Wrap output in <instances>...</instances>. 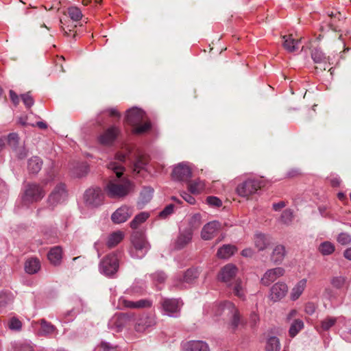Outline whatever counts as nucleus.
Listing matches in <instances>:
<instances>
[{
	"label": "nucleus",
	"mask_w": 351,
	"mask_h": 351,
	"mask_svg": "<svg viewBox=\"0 0 351 351\" xmlns=\"http://www.w3.org/2000/svg\"><path fill=\"white\" fill-rule=\"evenodd\" d=\"M270 239L263 234H256L254 237V244L259 251H263L270 245Z\"/></svg>",
	"instance_id": "nucleus-31"
},
{
	"label": "nucleus",
	"mask_w": 351,
	"mask_h": 351,
	"mask_svg": "<svg viewBox=\"0 0 351 351\" xmlns=\"http://www.w3.org/2000/svg\"><path fill=\"white\" fill-rule=\"evenodd\" d=\"M149 216V213L146 212L139 213L130 222V227L132 229H136L140 224L145 222L148 219Z\"/></svg>",
	"instance_id": "nucleus-39"
},
{
	"label": "nucleus",
	"mask_w": 351,
	"mask_h": 351,
	"mask_svg": "<svg viewBox=\"0 0 351 351\" xmlns=\"http://www.w3.org/2000/svg\"><path fill=\"white\" fill-rule=\"evenodd\" d=\"M62 255V248L60 246H56L49 250L47 257L51 264L58 265L61 263Z\"/></svg>",
	"instance_id": "nucleus-28"
},
{
	"label": "nucleus",
	"mask_w": 351,
	"mask_h": 351,
	"mask_svg": "<svg viewBox=\"0 0 351 351\" xmlns=\"http://www.w3.org/2000/svg\"><path fill=\"white\" fill-rule=\"evenodd\" d=\"M316 308H317V306L315 305V304L313 302H309L305 304L304 311L308 315H311L315 312Z\"/></svg>",
	"instance_id": "nucleus-54"
},
{
	"label": "nucleus",
	"mask_w": 351,
	"mask_h": 351,
	"mask_svg": "<svg viewBox=\"0 0 351 351\" xmlns=\"http://www.w3.org/2000/svg\"><path fill=\"white\" fill-rule=\"evenodd\" d=\"M221 224L217 221L206 223L202 228L201 236L204 240H210L220 229Z\"/></svg>",
	"instance_id": "nucleus-21"
},
{
	"label": "nucleus",
	"mask_w": 351,
	"mask_h": 351,
	"mask_svg": "<svg viewBox=\"0 0 351 351\" xmlns=\"http://www.w3.org/2000/svg\"><path fill=\"white\" fill-rule=\"evenodd\" d=\"M19 138L16 133H11L8 135V141L10 147L13 149H16L19 144Z\"/></svg>",
	"instance_id": "nucleus-45"
},
{
	"label": "nucleus",
	"mask_w": 351,
	"mask_h": 351,
	"mask_svg": "<svg viewBox=\"0 0 351 351\" xmlns=\"http://www.w3.org/2000/svg\"><path fill=\"white\" fill-rule=\"evenodd\" d=\"M280 341L276 337H271L268 339L265 346V351H280Z\"/></svg>",
	"instance_id": "nucleus-40"
},
{
	"label": "nucleus",
	"mask_w": 351,
	"mask_h": 351,
	"mask_svg": "<svg viewBox=\"0 0 351 351\" xmlns=\"http://www.w3.org/2000/svg\"><path fill=\"white\" fill-rule=\"evenodd\" d=\"M67 193L65 185L62 183L58 184L51 191L47 199V204L51 209L58 204L62 203L66 198Z\"/></svg>",
	"instance_id": "nucleus-11"
},
{
	"label": "nucleus",
	"mask_w": 351,
	"mask_h": 351,
	"mask_svg": "<svg viewBox=\"0 0 351 351\" xmlns=\"http://www.w3.org/2000/svg\"><path fill=\"white\" fill-rule=\"evenodd\" d=\"M206 202L210 206H214V207H220L222 205L221 200L215 196H209L206 199Z\"/></svg>",
	"instance_id": "nucleus-52"
},
{
	"label": "nucleus",
	"mask_w": 351,
	"mask_h": 351,
	"mask_svg": "<svg viewBox=\"0 0 351 351\" xmlns=\"http://www.w3.org/2000/svg\"><path fill=\"white\" fill-rule=\"evenodd\" d=\"M286 255L285 247L282 245H278L274 249L271 255V260L276 264L282 262Z\"/></svg>",
	"instance_id": "nucleus-29"
},
{
	"label": "nucleus",
	"mask_w": 351,
	"mask_h": 351,
	"mask_svg": "<svg viewBox=\"0 0 351 351\" xmlns=\"http://www.w3.org/2000/svg\"><path fill=\"white\" fill-rule=\"evenodd\" d=\"M193 231L191 229H186L180 231L179 235L173 243L175 250H181L186 246L192 240Z\"/></svg>",
	"instance_id": "nucleus-19"
},
{
	"label": "nucleus",
	"mask_w": 351,
	"mask_h": 351,
	"mask_svg": "<svg viewBox=\"0 0 351 351\" xmlns=\"http://www.w3.org/2000/svg\"><path fill=\"white\" fill-rule=\"evenodd\" d=\"M156 324V319L151 315H142L139 317L135 323L134 329L136 332H143L149 327Z\"/></svg>",
	"instance_id": "nucleus-20"
},
{
	"label": "nucleus",
	"mask_w": 351,
	"mask_h": 351,
	"mask_svg": "<svg viewBox=\"0 0 351 351\" xmlns=\"http://www.w3.org/2000/svg\"><path fill=\"white\" fill-rule=\"evenodd\" d=\"M304 326V322L300 319H295L289 330V336L291 337H295L298 332L303 329Z\"/></svg>",
	"instance_id": "nucleus-37"
},
{
	"label": "nucleus",
	"mask_w": 351,
	"mask_h": 351,
	"mask_svg": "<svg viewBox=\"0 0 351 351\" xmlns=\"http://www.w3.org/2000/svg\"><path fill=\"white\" fill-rule=\"evenodd\" d=\"M261 188V182L257 179H247L237 187V194L243 197H247L256 193Z\"/></svg>",
	"instance_id": "nucleus-8"
},
{
	"label": "nucleus",
	"mask_w": 351,
	"mask_h": 351,
	"mask_svg": "<svg viewBox=\"0 0 351 351\" xmlns=\"http://www.w3.org/2000/svg\"><path fill=\"white\" fill-rule=\"evenodd\" d=\"M8 327L12 330H20L22 327V323L17 318L12 317L9 321Z\"/></svg>",
	"instance_id": "nucleus-47"
},
{
	"label": "nucleus",
	"mask_w": 351,
	"mask_h": 351,
	"mask_svg": "<svg viewBox=\"0 0 351 351\" xmlns=\"http://www.w3.org/2000/svg\"><path fill=\"white\" fill-rule=\"evenodd\" d=\"M285 206V203L284 202H279L278 203H274L273 204V209L276 211H278L281 210L282 208Z\"/></svg>",
	"instance_id": "nucleus-63"
},
{
	"label": "nucleus",
	"mask_w": 351,
	"mask_h": 351,
	"mask_svg": "<svg viewBox=\"0 0 351 351\" xmlns=\"http://www.w3.org/2000/svg\"><path fill=\"white\" fill-rule=\"evenodd\" d=\"M128 317L124 313H117L109 320L108 328L114 332H120L126 325Z\"/></svg>",
	"instance_id": "nucleus-18"
},
{
	"label": "nucleus",
	"mask_w": 351,
	"mask_h": 351,
	"mask_svg": "<svg viewBox=\"0 0 351 351\" xmlns=\"http://www.w3.org/2000/svg\"><path fill=\"white\" fill-rule=\"evenodd\" d=\"M259 322V315L258 314L254 311L250 313V322L252 326H256Z\"/></svg>",
	"instance_id": "nucleus-57"
},
{
	"label": "nucleus",
	"mask_w": 351,
	"mask_h": 351,
	"mask_svg": "<svg viewBox=\"0 0 351 351\" xmlns=\"http://www.w3.org/2000/svg\"><path fill=\"white\" fill-rule=\"evenodd\" d=\"M311 58L315 63L326 62L327 58L319 49H314L311 52Z\"/></svg>",
	"instance_id": "nucleus-42"
},
{
	"label": "nucleus",
	"mask_w": 351,
	"mask_h": 351,
	"mask_svg": "<svg viewBox=\"0 0 351 351\" xmlns=\"http://www.w3.org/2000/svg\"><path fill=\"white\" fill-rule=\"evenodd\" d=\"M337 322V318L328 317L321 322V327L323 330H328Z\"/></svg>",
	"instance_id": "nucleus-44"
},
{
	"label": "nucleus",
	"mask_w": 351,
	"mask_h": 351,
	"mask_svg": "<svg viewBox=\"0 0 351 351\" xmlns=\"http://www.w3.org/2000/svg\"><path fill=\"white\" fill-rule=\"evenodd\" d=\"M132 215L131 209L128 206H121L111 216L112 221L115 223H123Z\"/></svg>",
	"instance_id": "nucleus-22"
},
{
	"label": "nucleus",
	"mask_w": 351,
	"mask_h": 351,
	"mask_svg": "<svg viewBox=\"0 0 351 351\" xmlns=\"http://www.w3.org/2000/svg\"><path fill=\"white\" fill-rule=\"evenodd\" d=\"M237 272V267L234 265L229 263L221 269L217 275V278L219 281L226 283L228 286H230Z\"/></svg>",
	"instance_id": "nucleus-14"
},
{
	"label": "nucleus",
	"mask_w": 351,
	"mask_h": 351,
	"mask_svg": "<svg viewBox=\"0 0 351 351\" xmlns=\"http://www.w3.org/2000/svg\"><path fill=\"white\" fill-rule=\"evenodd\" d=\"M21 98L23 104L27 108H31L34 104V99L29 93L21 95Z\"/></svg>",
	"instance_id": "nucleus-50"
},
{
	"label": "nucleus",
	"mask_w": 351,
	"mask_h": 351,
	"mask_svg": "<svg viewBox=\"0 0 351 351\" xmlns=\"http://www.w3.org/2000/svg\"><path fill=\"white\" fill-rule=\"evenodd\" d=\"M204 314L215 322L217 321L223 315H230L229 326L232 331H235L243 323L239 310L230 301L206 304L204 307Z\"/></svg>",
	"instance_id": "nucleus-2"
},
{
	"label": "nucleus",
	"mask_w": 351,
	"mask_h": 351,
	"mask_svg": "<svg viewBox=\"0 0 351 351\" xmlns=\"http://www.w3.org/2000/svg\"><path fill=\"white\" fill-rule=\"evenodd\" d=\"M104 193L99 187L90 188L84 193V201L86 204L92 208L97 207L102 204L104 201Z\"/></svg>",
	"instance_id": "nucleus-10"
},
{
	"label": "nucleus",
	"mask_w": 351,
	"mask_h": 351,
	"mask_svg": "<svg viewBox=\"0 0 351 351\" xmlns=\"http://www.w3.org/2000/svg\"><path fill=\"white\" fill-rule=\"evenodd\" d=\"M145 112L138 108H132L127 111L125 121L134 127L132 132L136 134H141L147 132L151 128V123L146 121L141 123L145 119Z\"/></svg>",
	"instance_id": "nucleus-3"
},
{
	"label": "nucleus",
	"mask_w": 351,
	"mask_h": 351,
	"mask_svg": "<svg viewBox=\"0 0 351 351\" xmlns=\"http://www.w3.org/2000/svg\"><path fill=\"white\" fill-rule=\"evenodd\" d=\"M106 112L111 117H120V113L117 111L116 108H109L106 110Z\"/></svg>",
	"instance_id": "nucleus-62"
},
{
	"label": "nucleus",
	"mask_w": 351,
	"mask_h": 351,
	"mask_svg": "<svg viewBox=\"0 0 351 351\" xmlns=\"http://www.w3.org/2000/svg\"><path fill=\"white\" fill-rule=\"evenodd\" d=\"M120 134V128L117 125H111L97 136V141L101 145L110 146L116 141Z\"/></svg>",
	"instance_id": "nucleus-9"
},
{
	"label": "nucleus",
	"mask_w": 351,
	"mask_h": 351,
	"mask_svg": "<svg viewBox=\"0 0 351 351\" xmlns=\"http://www.w3.org/2000/svg\"><path fill=\"white\" fill-rule=\"evenodd\" d=\"M151 276L152 280L158 284L165 282L167 279V275L162 271H157L152 274Z\"/></svg>",
	"instance_id": "nucleus-48"
},
{
	"label": "nucleus",
	"mask_w": 351,
	"mask_h": 351,
	"mask_svg": "<svg viewBox=\"0 0 351 351\" xmlns=\"http://www.w3.org/2000/svg\"><path fill=\"white\" fill-rule=\"evenodd\" d=\"M186 351H209L208 344L202 341H191L184 345Z\"/></svg>",
	"instance_id": "nucleus-27"
},
{
	"label": "nucleus",
	"mask_w": 351,
	"mask_h": 351,
	"mask_svg": "<svg viewBox=\"0 0 351 351\" xmlns=\"http://www.w3.org/2000/svg\"><path fill=\"white\" fill-rule=\"evenodd\" d=\"M337 241L341 245H348L351 242V236L347 233H341L338 235Z\"/></svg>",
	"instance_id": "nucleus-51"
},
{
	"label": "nucleus",
	"mask_w": 351,
	"mask_h": 351,
	"mask_svg": "<svg viewBox=\"0 0 351 351\" xmlns=\"http://www.w3.org/2000/svg\"><path fill=\"white\" fill-rule=\"evenodd\" d=\"M330 284L333 288L337 289H342L348 287L347 278L343 276H333L330 279Z\"/></svg>",
	"instance_id": "nucleus-33"
},
{
	"label": "nucleus",
	"mask_w": 351,
	"mask_h": 351,
	"mask_svg": "<svg viewBox=\"0 0 351 351\" xmlns=\"http://www.w3.org/2000/svg\"><path fill=\"white\" fill-rule=\"evenodd\" d=\"M120 252H113L106 256L99 263L101 274L108 277L113 276L119 267Z\"/></svg>",
	"instance_id": "nucleus-5"
},
{
	"label": "nucleus",
	"mask_w": 351,
	"mask_h": 351,
	"mask_svg": "<svg viewBox=\"0 0 351 351\" xmlns=\"http://www.w3.org/2000/svg\"><path fill=\"white\" fill-rule=\"evenodd\" d=\"M99 349L103 350V351H114V348L111 347L108 343H101Z\"/></svg>",
	"instance_id": "nucleus-61"
},
{
	"label": "nucleus",
	"mask_w": 351,
	"mask_h": 351,
	"mask_svg": "<svg viewBox=\"0 0 351 351\" xmlns=\"http://www.w3.org/2000/svg\"><path fill=\"white\" fill-rule=\"evenodd\" d=\"M124 234L121 231H117L109 235L107 241V246L110 248L118 245L123 239Z\"/></svg>",
	"instance_id": "nucleus-34"
},
{
	"label": "nucleus",
	"mask_w": 351,
	"mask_h": 351,
	"mask_svg": "<svg viewBox=\"0 0 351 351\" xmlns=\"http://www.w3.org/2000/svg\"><path fill=\"white\" fill-rule=\"evenodd\" d=\"M125 155L121 152L116 154L114 160L108 162V169L112 170L116 177L111 178L104 187L106 195L110 198H120L126 196L132 190V182L125 178H121L124 167L122 163Z\"/></svg>",
	"instance_id": "nucleus-1"
},
{
	"label": "nucleus",
	"mask_w": 351,
	"mask_h": 351,
	"mask_svg": "<svg viewBox=\"0 0 351 351\" xmlns=\"http://www.w3.org/2000/svg\"><path fill=\"white\" fill-rule=\"evenodd\" d=\"M293 219V213L290 209L285 210L281 215V221L285 224L289 223Z\"/></svg>",
	"instance_id": "nucleus-49"
},
{
	"label": "nucleus",
	"mask_w": 351,
	"mask_h": 351,
	"mask_svg": "<svg viewBox=\"0 0 351 351\" xmlns=\"http://www.w3.org/2000/svg\"><path fill=\"white\" fill-rule=\"evenodd\" d=\"M20 351H33V347L30 344L25 343L21 346Z\"/></svg>",
	"instance_id": "nucleus-64"
},
{
	"label": "nucleus",
	"mask_w": 351,
	"mask_h": 351,
	"mask_svg": "<svg viewBox=\"0 0 351 351\" xmlns=\"http://www.w3.org/2000/svg\"><path fill=\"white\" fill-rule=\"evenodd\" d=\"M228 287L232 288L236 296L242 300L245 299L246 293L245 286L240 278L236 279L234 282H231V285Z\"/></svg>",
	"instance_id": "nucleus-26"
},
{
	"label": "nucleus",
	"mask_w": 351,
	"mask_h": 351,
	"mask_svg": "<svg viewBox=\"0 0 351 351\" xmlns=\"http://www.w3.org/2000/svg\"><path fill=\"white\" fill-rule=\"evenodd\" d=\"M27 156V151L26 150V149L25 147H22L17 152V156L20 159H23V158H26Z\"/></svg>",
	"instance_id": "nucleus-60"
},
{
	"label": "nucleus",
	"mask_w": 351,
	"mask_h": 351,
	"mask_svg": "<svg viewBox=\"0 0 351 351\" xmlns=\"http://www.w3.org/2000/svg\"><path fill=\"white\" fill-rule=\"evenodd\" d=\"M10 97L14 105H17L19 103V98L14 90H10Z\"/></svg>",
	"instance_id": "nucleus-59"
},
{
	"label": "nucleus",
	"mask_w": 351,
	"mask_h": 351,
	"mask_svg": "<svg viewBox=\"0 0 351 351\" xmlns=\"http://www.w3.org/2000/svg\"><path fill=\"white\" fill-rule=\"evenodd\" d=\"M174 206L173 204H169L160 213V216L161 217H167L168 215H171L173 211Z\"/></svg>",
	"instance_id": "nucleus-56"
},
{
	"label": "nucleus",
	"mask_w": 351,
	"mask_h": 351,
	"mask_svg": "<svg viewBox=\"0 0 351 351\" xmlns=\"http://www.w3.org/2000/svg\"><path fill=\"white\" fill-rule=\"evenodd\" d=\"M120 304H121L124 307L129 308H149L152 305V301L146 299H142L138 301H131L126 300L123 298H120L119 300Z\"/></svg>",
	"instance_id": "nucleus-23"
},
{
	"label": "nucleus",
	"mask_w": 351,
	"mask_h": 351,
	"mask_svg": "<svg viewBox=\"0 0 351 351\" xmlns=\"http://www.w3.org/2000/svg\"><path fill=\"white\" fill-rule=\"evenodd\" d=\"M36 324H38L40 326V329L38 330V336L53 337L57 335L58 333L57 328L45 319L38 320Z\"/></svg>",
	"instance_id": "nucleus-17"
},
{
	"label": "nucleus",
	"mask_w": 351,
	"mask_h": 351,
	"mask_svg": "<svg viewBox=\"0 0 351 351\" xmlns=\"http://www.w3.org/2000/svg\"><path fill=\"white\" fill-rule=\"evenodd\" d=\"M237 248L234 245H223L218 250L217 256L219 258L228 259L234 254Z\"/></svg>",
	"instance_id": "nucleus-30"
},
{
	"label": "nucleus",
	"mask_w": 351,
	"mask_h": 351,
	"mask_svg": "<svg viewBox=\"0 0 351 351\" xmlns=\"http://www.w3.org/2000/svg\"><path fill=\"white\" fill-rule=\"evenodd\" d=\"M41 267L40 260L35 257H32L26 260L24 265L25 271L28 274H35L38 273Z\"/></svg>",
	"instance_id": "nucleus-24"
},
{
	"label": "nucleus",
	"mask_w": 351,
	"mask_h": 351,
	"mask_svg": "<svg viewBox=\"0 0 351 351\" xmlns=\"http://www.w3.org/2000/svg\"><path fill=\"white\" fill-rule=\"evenodd\" d=\"M282 38L284 40L283 47L288 51L293 52L298 48V40L293 39L291 35L284 36Z\"/></svg>",
	"instance_id": "nucleus-35"
},
{
	"label": "nucleus",
	"mask_w": 351,
	"mask_h": 351,
	"mask_svg": "<svg viewBox=\"0 0 351 351\" xmlns=\"http://www.w3.org/2000/svg\"><path fill=\"white\" fill-rule=\"evenodd\" d=\"M132 247L130 254L133 258H142L145 256L150 248L145 234L141 232H134L131 238Z\"/></svg>",
	"instance_id": "nucleus-4"
},
{
	"label": "nucleus",
	"mask_w": 351,
	"mask_h": 351,
	"mask_svg": "<svg viewBox=\"0 0 351 351\" xmlns=\"http://www.w3.org/2000/svg\"><path fill=\"white\" fill-rule=\"evenodd\" d=\"M45 195V191L40 184L27 183L25 186L22 201L24 204L29 205L40 202Z\"/></svg>",
	"instance_id": "nucleus-6"
},
{
	"label": "nucleus",
	"mask_w": 351,
	"mask_h": 351,
	"mask_svg": "<svg viewBox=\"0 0 351 351\" xmlns=\"http://www.w3.org/2000/svg\"><path fill=\"white\" fill-rule=\"evenodd\" d=\"M181 197L189 204H195V199L193 197L191 194L186 192V191H182L180 193Z\"/></svg>",
	"instance_id": "nucleus-55"
},
{
	"label": "nucleus",
	"mask_w": 351,
	"mask_h": 351,
	"mask_svg": "<svg viewBox=\"0 0 351 351\" xmlns=\"http://www.w3.org/2000/svg\"><path fill=\"white\" fill-rule=\"evenodd\" d=\"M190 224L192 228H197L201 225V215L200 214H195L193 215L190 220Z\"/></svg>",
	"instance_id": "nucleus-53"
},
{
	"label": "nucleus",
	"mask_w": 351,
	"mask_h": 351,
	"mask_svg": "<svg viewBox=\"0 0 351 351\" xmlns=\"http://www.w3.org/2000/svg\"><path fill=\"white\" fill-rule=\"evenodd\" d=\"M285 269L282 267H276L267 270L261 279V283L264 286H269L276 281L278 278L285 274Z\"/></svg>",
	"instance_id": "nucleus-16"
},
{
	"label": "nucleus",
	"mask_w": 351,
	"mask_h": 351,
	"mask_svg": "<svg viewBox=\"0 0 351 351\" xmlns=\"http://www.w3.org/2000/svg\"><path fill=\"white\" fill-rule=\"evenodd\" d=\"M307 280L303 278L299 280L291 289L290 292V299L292 301L297 300L303 293L306 287Z\"/></svg>",
	"instance_id": "nucleus-25"
},
{
	"label": "nucleus",
	"mask_w": 351,
	"mask_h": 351,
	"mask_svg": "<svg viewBox=\"0 0 351 351\" xmlns=\"http://www.w3.org/2000/svg\"><path fill=\"white\" fill-rule=\"evenodd\" d=\"M199 276L197 269H189L183 274H178L172 279V286L178 289H184L191 285Z\"/></svg>",
	"instance_id": "nucleus-7"
},
{
	"label": "nucleus",
	"mask_w": 351,
	"mask_h": 351,
	"mask_svg": "<svg viewBox=\"0 0 351 351\" xmlns=\"http://www.w3.org/2000/svg\"><path fill=\"white\" fill-rule=\"evenodd\" d=\"M68 14L70 18L74 21H78L82 18V13L80 8L73 6L68 9Z\"/></svg>",
	"instance_id": "nucleus-43"
},
{
	"label": "nucleus",
	"mask_w": 351,
	"mask_h": 351,
	"mask_svg": "<svg viewBox=\"0 0 351 351\" xmlns=\"http://www.w3.org/2000/svg\"><path fill=\"white\" fill-rule=\"evenodd\" d=\"M12 302V297L5 293L0 294V310H3Z\"/></svg>",
	"instance_id": "nucleus-46"
},
{
	"label": "nucleus",
	"mask_w": 351,
	"mask_h": 351,
	"mask_svg": "<svg viewBox=\"0 0 351 351\" xmlns=\"http://www.w3.org/2000/svg\"><path fill=\"white\" fill-rule=\"evenodd\" d=\"M288 292V287L283 282L275 283L269 290V298L274 302H277L283 299Z\"/></svg>",
	"instance_id": "nucleus-15"
},
{
	"label": "nucleus",
	"mask_w": 351,
	"mask_h": 351,
	"mask_svg": "<svg viewBox=\"0 0 351 351\" xmlns=\"http://www.w3.org/2000/svg\"><path fill=\"white\" fill-rule=\"evenodd\" d=\"M335 250V245L330 241H324L319 245L318 250L324 256L332 254Z\"/></svg>",
	"instance_id": "nucleus-38"
},
{
	"label": "nucleus",
	"mask_w": 351,
	"mask_h": 351,
	"mask_svg": "<svg viewBox=\"0 0 351 351\" xmlns=\"http://www.w3.org/2000/svg\"><path fill=\"white\" fill-rule=\"evenodd\" d=\"M145 166V162L141 159H138L134 164V171L138 173L143 169H144Z\"/></svg>",
	"instance_id": "nucleus-58"
},
{
	"label": "nucleus",
	"mask_w": 351,
	"mask_h": 351,
	"mask_svg": "<svg viewBox=\"0 0 351 351\" xmlns=\"http://www.w3.org/2000/svg\"><path fill=\"white\" fill-rule=\"evenodd\" d=\"M205 189V183L200 180H195L188 184V190L191 194H200Z\"/></svg>",
	"instance_id": "nucleus-32"
},
{
	"label": "nucleus",
	"mask_w": 351,
	"mask_h": 351,
	"mask_svg": "<svg viewBox=\"0 0 351 351\" xmlns=\"http://www.w3.org/2000/svg\"><path fill=\"white\" fill-rule=\"evenodd\" d=\"M182 302L180 299L165 298L161 302V306L165 315L177 317L179 315Z\"/></svg>",
	"instance_id": "nucleus-12"
},
{
	"label": "nucleus",
	"mask_w": 351,
	"mask_h": 351,
	"mask_svg": "<svg viewBox=\"0 0 351 351\" xmlns=\"http://www.w3.org/2000/svg\"><path fill=\"white\" fill-rule=\"evenodd\" d=\"M43 162L37 156L30 158L28 161V169L30 173H37L42 167Z\"/></svg>",
	"instance_id": "nucleus-36"
},
{
	"label": "nucleus",
	"mask_w": 351,
	"mask_h": 351,
	"mask_svg": "<svg viewBox=\"0 0 351 351\" xmlns=\"http://www.w3.org/2000/svg\"><path fill=\"white\" fill-rule=\"evenodd\" d=\"M154 190L151 187H144L141 192L140 199L143 204L149 202L153 196Z\"/></svg>",
	"instance_id": "nucleus-41"
},
{
	"label": "nucleus",
	"mask_w": 351,
	"mask_h": 351,
	"mask_svg": "<svg viewBox=\"0 0 351 351\" xmlns=\"http://www.w3.org/2000/svg\"><path fill=\"white\" fill-rule=\"evenodd\" d=\"M191 176V169L186 162H180L176 165L171 173L174 180L182 182H188Z\"/></svg>",
	"instance_id": "nucleus-13"
}]
</instances>
